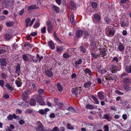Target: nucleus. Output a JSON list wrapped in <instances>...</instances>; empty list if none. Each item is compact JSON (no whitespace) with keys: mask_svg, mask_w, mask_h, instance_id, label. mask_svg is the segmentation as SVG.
<instances>
[{"mask_svg":"<svg viewBox=\"0 0 131 131\" xmlns=\"http://www.w3.org/2000/svg\"><path fill=\"white\" fill-rule=\"evenodd\" d=\"M110 69L112 73H116V66L115 65H112L110 68Z\"/></svg>","mask_w":131,"mask_h":131,"instance_id":"nucleus-9","label":"nucleus"},{"mask_svg":"<svg viewBox=\"0 0 131 131\" xmlns=\"http://www.w3.org/2000/svg\"><path fill=\"white\" fill-rule=\"evenodd\" d=\"M45 73L46 75L49 77H51L53 76L52 72L49 70H47L45 72Z\"/></svg>","mask_w":131,"mask_h":131,"instance_id":"nucleus-13","label":"nucleus"},{"mask_svg":"<svg viewBox=\"0 0 131 131\" xmlns=\"http://www.w3.org/2000/svg\"><path fill=\"white\" fill-rule=\"evenodd\" d=\"M6 50L5 49H2L0 50V54L5 53Z\"/></svg>","mask_w":131,"mask_h":131,"instance_id":"nucleus-57","label":"nucleus"},{"mask_svg":"<svg viewBox=\"0 0 131 131\" xmlns=\"http://www.w3.org/2000/svg\"><path fill=\"white\" fill-rule=\"evenodd\" d=\"M32 45L30 44L29 42H26L25 43L24 45V47H26V46H28L30 47L31 48L32 47Z\"/></svg>","mask_w":131,"mask_h":131,"instance_id":"nucleus-51","label":"nucleus"},{"mask_svg":"<svg viewBox=\"0 0 131 131\" xmlns=\"http://www.w3.org/2000/svg\"><path fill=\"white\" fill-rule=\"evenodd\" d=\"M126 71L128 73H131V66H128L126 67Z\"/></svg>","mask_w":131,"mask_h":131,"instance_id":"nucleus-37","label":"nucleus"},{"mask_svg":"<svg viewBox=\"0 0 131 131\" xmlns=\"http://www.w3.org/2000/svg\"><path fill=\"white\" fill-rule=\"evenodd\" d=\"M105 79L106 80H115V77L113 76L112 75V74L107 76V77L106 76L105 77Z\"/></svg>","mask_w":131,"mask_h":131,"instance_id":"nucleus-11","label":"nucleus"},{"mask_svg":"<svg viewBox=\"0 0 131 131\" xmlns=\"http://www.w3.org/2000/svg\"><path fill=\"white\" fill-rule=\"evenodd\" d=\"M70 21L71 24L74 25L76 24V23L74 20V16L73 15H71L70 17Z\"/></svg>","mask_w":131,"mask_h":131,"instance_id":"nucleus-15","label":"nucleus"},{"mask_svg":"<svg viewBox=\"0 0 131 131\" xmlns=\"http://www.w3.org/2000/svg\"><path fill=\"white\" fill-rule=\"evenodd\" d=\"M47 30L48 32H51L53 29V26L51 24V22L50 20L47 21Z\"/></svg>","mask_w":131,"mask_h":131,"instance_id":"nucleus-3","label":"nucleus"},{"mask_svg":"<svg viewBox=\"0 0 131 131\" xmlns=\"http://www.w3.org/2000/svg\"><path fill=\"white\" fill-rule=\"evenodd\" d=\"M124 45L121 43H120L118 47L119 50L121 51H122L124 50Z\"/></svg>","mask_w":131,"mask_h":131,"instance_id":"nucleus-12","label":"nucleus"},{"mask_svg":"<svg viewBox=\"0 0 131 131\" xmlns=\"http://www.w3.org/2000/svg\"><path fill=\"white\" fill-rule=\"evenodd\" d=\"M67 128L68 129L71 130H73L74 129V127L69 123H68L67 124Z\"/></svg>","mask_w":131,"mask_h":131,"instance_id":"nucleus-28","label":"nucleus"},{"mask_svg":"<svg viewBox=\"0 0 131 131\" xmlns=\"http://www.w3.org/2000/svg\"><path fill=\"white\" fill-rule=\"evenodd\" d=\"M124 83L126 84H127L130 83V80L128 78H125L123 80Z\"/></svg>","mask_w":131,"mask_h":131,"instance_id":"nucleus-18","label":"nucleus"},{"mask_svg":"<svg viewBox=\"0 0 131 131\" xmlns=\"http://www.w3.org/2000/svg\"><path fill=\"white\" fill-rule=\"evenodd\" d=\"M38 127H37L36 130L37 131H47V129L44 127L42 124L39 121L37 122Z\"/></svg>","mask_w":131,"mask_h":131,"instance_id":"nucleus-2","label":"nucleus"},{"mask_svg":"<svg viewBox=\"0 0 131 131\" xmlns=\"http://www.w3.org/2000/svg\"><path fill=\"white\" fill-rule=\"evenodd\" d=\"M8 120H11L13 119V117L12 115H10L7 117Z\"/></svg>","mask_w":131,"mask_h":131,"instance_id":"nucleus-58","label":"nucleus"},{"mask_svg":"<svg viewBox=\"0 0 131 131\" xmlns=\"http://www.w3.org/2000/svg\"><path fill=\"white\" fill-rule=\"evenodd\" d=\"M49 46L52 49H54L55 48L54 44L53 41L51 40L48 42Z\"/></svg>","mask_w":131,"mask_h":131,"instance_id":"nucleus-16","label":"nucleus"},{"mask_svg":"<svg viewBox=\"0 0 131 131\" xmlns=\"http://www.w3.org/2000/svg\"><path fill=\"white\" fill-rule=\"evenodd\" d=\"M31 21V19L30 18L28 17L25 20L26 26L27 27H28V24Z\"/></svg>","mask_w":131,"mask_h":131,"instance_id":"nucleus-23","label":"nucleus"},{"mask_svg":"<svg viewBox=\"0 0 131 131\" xmlns=\"http://www.w3.org/2000/svg\"><path fill=\"white\" fill-rule=\"evenodd\" d=\"M4 82L3 80H0V85L2 86H3L4 85Z\"/></svg>","mask_w":131,"mask_h":131,"instance_id":"nucleus-59","label":"nucleus"},{"mask_svg":"<svg viewBox=\"0 0 131 131\" xmlns=\"http://www.w3.org/2000/svg\"><path fill=\"white\" fill-rule=\"evenodd\" d=\"M80 51L83 53H85L86 51V49L82 46H80Z\"/></svg>","mask_w":131,"mask_h":131,"instance_id":"nucleus-27","label":"nucleus"},{"mask_svg":"<svg viewBox=\"0 0 131 131\" xmlns=\"http://www.w3.org/2000/svg\"><path fill=\"white\" fill-rule=\"evenodd\" d=\"M0 63L1 66H6L7 63L5 59L3 58H2L0 59Z\"/></svg>","mask_w":131,"mask_h":131,"instance_id":"nucleus-6","label":"nucleus"},{"mask_svg":"<svg viewBox=\"0 0 131 131\" xmlns=\"http://www.w3.org/2000/svg\"><path fill=\"white\" fill-rule=\"evenodd\" d=\"M35 18H34L31 21L29 25V26H31L33 24V23L35 21Z\"/></svg>","mask_w":131,"mask_h":131,"instance_id":"nucleus-62","label":"nucleus"},{"mask_svg":"<svg viewBox=\"0 0 131 131\" xmlns=\"http://www.w3.org/2000/svg\"><path fill=\"white\" fill-rule=\"evenodd\" d=\"M104 117L105 119L108 120L109 119V116L106 114H105L104 116Z\"/></svg>","mask_w":131,"mask_h":131,"instance_id":"nucleus-64","label":"nucleus"},{"mask_svg":"<svg viewBox=\"0 0 131 131\" xmlns=\"http://www.w3.org/2000/svg\"><path fill=\"white\" fill-rule=\"evenodd\" d=\"M26 112L27 113H31L33 112V111L30 109H27L26 111Z\"/></svg>","mask_w":131,"mask_h":131,"instance_id":"nucleus-52","label":"nucleus"},{"mask_svg":"<svg viewBox=\"0 0 131 131\" xmlns=\"http://www.w3.org/2000/svg\"><path fill=\"white\" fill-rule=\"evenodd\" d=\"M57 86L58 89L59 91L61 92L63 90L62 87L60 83H58L57 84Z\"/></svg>","mask_w":131,"mask_h":131,"instance_id":"nucleus-21","label":"nucleus"},{"mask_svg":"<svg viewBox=\"0 0 131 131\" xmlns=\"http://www.w3.org/2000/svg\"><path fill=\"white\" fill-rule=\"evenodd\" d=\"M69 8L71 10H73L76 7V4L73 1H71L70 2L69 4Z\"/></svg>","mask_w":131,"mask_h":131,"instance_id":"nucleus-5","label":"nucleus"},{"mask_svg":"<svg viewBox=\"0 0 131 131\" xmlns=\"http://www.w3.org/2000/svg\"><path fill=\"white\" fill-rule=\"evenodd\" d=\"M40 25V24L39 23H36L34 26V28H38Z\"/></svg>","mask_w":131,"mask_h":131,"instance_id":"nucleus-49","label":"nucleus"},{"mask_svg":"<svg viewBox=\"0 0 131 131\" xmlns=\"http://www.w3.org/2000/svg\"><path fill=\"white\" fill-rule=\"evenodd\" d=\"M91 53L92 57H93L94 58H97L98 57H100V55H99V54H97L92 52H91Z\"/></svg>","mask_w":131,"mask_h":131,"instance_id":"nucleus-34","label":"nucleus"},{"mask_svg":"<svg viewBox=\"0 0 131 131\" xmlns=\"http://www.w3.org/2000/svg\"><path fill=\"white\" fill-rule=\"evenodd\" d=\"M56 49L58 51V52H60L63 50V49L62 47L57 46L56 47Z\"/></svg>","mask_w":131,"mask_h":131,"instance_id":"nucleus-29","label":"nucleus"},{"mask_svg":"<svg viewBox=\"0 0 131 131\" xmlns=\"http://www.w3.org/2000/svg\"><path fill=\"white\" fill-rule=\"evenodd\" d=\"M38 92L39 94L43 95L44 93V91L43 89H40L38 90Z\"/></svg>","mask_w":131,"mask_h":131,"instance_id":"nucleus-42","label":"nucleus"},{"mask_svg":"<svg viewBox=\"0 0 131 131\" xmlns=\"http://www.w3.org/2000/svg\"><path fill=\"white\" fill-rule=\"evenodd\" d=\"M96 42L93 41L91 43V47L92 49H94L96 48Z\"/></svg>","mask_w":131,"mask_h":131,"instance_id":"nucleus-17","label":"nucleus"},{"mask_svg":"<svg viewBox=\"0 0 131 131\" xmlns=\"http://www.w3.org/2000/svg\"><path fill=\"white\" fill-rule=\"evenodd\" d=\"M105 51L104 50L101 51L99 54L100 55V56L101 55L102 57H104L105 54Z\"/></svg>","mask_w":131,"mask_h":131,"instance_id":"nucleus-39","label":"nucleus"},{"mask_svg":"<svg viewBox=\"0 0 131 131\" xmlns=\"http://www.w3.org/2000/svg\"><path fill=\"white\" fill-rule=\"evenodd\" d=\"M49 110L48 108H46L44 110H43L42 109H41L39 110L38 112L40 114L43 115L44 114H46L48 111H49Z\"/></svg>","mask_w":131,"mask_h":131,"instance_id":"nucleus-7","label":"nucleus"},{"mask_svg":"<svg viewBox=\"0 0 131 131\" xmlns=\"http://www.w3.org/2000/svg\"><path fill=\"white\" fill-rule=\"evenodd\" d=\"M6 86L10 90L12 91L13 90V88L8 83H6Z\"/></svg>","mask_w":131,"mask_h":131,"instance_id":"nucleus-47","label":"nucleus"},{"mask_svg":"<svg viewBox=\"0 0 131 131\" xmlns=\"http://www.w3.org/2000/svg\"><path fill=\"white\" fill-rule=\"evenodd\" d=\"M57 105H58V106L61 109H62L63 107V104L62 102H59Z\"/></svg>","mask_w":131,"mask_h":131,"instance_id":"nucleus-45","label":"nucleus"},{"mask_svg":"<svg viewBox=\"0 0 131 131\" xmlns=\"http://www.w3.org/2000/svg\"><path fill=\"white\" fill-rule=\"evenodd\" d=\"M46 27H44L41 29V32L43 34L45 33L46 32Z\"/></svg>","mask_w":131,"mask_h":131,"instance_id":"nucleus-54","label":"nucleus"},{"mask_svg":"<svg viewBox=\"0 0 131 131\" xmlns=\"http://www.w3.org/2000/svg\"><path fill=\"white\" fill-rule=\"evenodd\" d=\"M37 8V5H33L28 6L27 9L28 10H30L31 9H36Z\"/></svg>","mask_w":131,"mask_h":131,"instance_id":"nucleus-19","label":"nucleus"},{"mask_svg":"<svg viewBox=\"0 0 131 131\" xmlns=\"http://www.w3.org/2000/svg\"><path fill=\"white\" fill-rule=\"evenodd\" d=\"M59 129L57 127H55L53 128L52 131H59Z\"/></svg>","mask_w":131,"mask_h":131,"instance_id":"nucleus-56","label":"nucleus"},{"mask_svg":"<svg viewBox=\"0 0 131 131\" xmlns=\"http://www.w3.org/2000/svg\"><path fill=\"white\" fill-rule=\"evenodd\" d=\"M115 92L119 95H123V93L120 92L118 90H116Z\"/></svg>","mask_w":131,"mask_h":131,"instance_id":"nucleus-61","label":"nucleus"},{"mask_svg":"<svg viewBox=\"0 0 131 131\" xmlns=\"http://www.w3.org/2000/svg\"><path fill=\"white\" fill-rule=\"evenodd\" d=\"M22 58L25 61H27L29 60V58L28 57L26 54H24L22 56Z\"/></svg>","mask_w":131,"mask_h":131,"instance_id":"nucleus-31","label":"nucleus"},{"mask_svg":"<svg viewBox=\"0 0 131 131\" xmlns=\"http://www.w3.org/2000/svg\"><path fill=\"white\" fill-rule=\"evenodd\" d=\"M71 91L72 94L75 96H76L79 94L80 95L81 92L80 90L79 89H78V88L72 89Z\"/></svg>","mask_w":131,"mask_h":131,"instance_id":"nucleus-4","label":"nucleus"},{"mask_svg":"<svg viewBox=\"0 0 131 131\" xmlns=\"http://www.w3.org/2000/svg\"><path fill=\"white\" fill-rule=\"evenodd\" d=\"M28 95H26V94H23L22 95V97L23 100H26L27 99Z\"/></svg>","mask_w":131,"mask_h":131,"instance_id":"nucleus-50","label":"nucleus"},{"mask_svg":"<svg viewBox=\"0 0 131 131\" xmlns=\"http://www.w3.org/2000/svg\"><path fill=\"white\" fill-rule=\"evenodd\" d=\"M1 76L3 79H6L7 77V74L4 72L2 73Z\"/></svg>","mask_w":131,"mask_h":131,"instance_id":"nucleus-41","label":"nucleus"},{"mask_svg":"<svg viewBox=\"0 0 131 131\" xmlns=\"http://www.w3.org/2000/svg\"><path fill=\"white\" fill-rule=\"evenodd\" d=\"M20 64L19 63H18L16 66L15 73L18 74V75H19V74L20 72Z\"/></svg>","mask_w":131,"mask_h":131,"instance_id":"nucleus-8","label":"nucleus"},{"mask_svg":"<svg viewBox=\"0 0 131 131\" xmlns=\"http://www.w3.org/2000/svg\"><path fill=\"white\" fill-rule=\"evenodd\" d=\"M104 20L105 22L107 23H109L111 22V20L109 18L107 17L105 18Z\"/></svg>","mask_w":131,"mask_h":131,"instance_id":"nucleus-48","label":"nucleus"},{"mask_svg":"<svg viewBox=\"0 0 131 131\" xmlns=\"http://www.w3.org/2000/svg\"><path fill=\"white\" fill-rule=\"evenodd\" d=\"M6 17L4 16H0V20L2 21L5 19L6 18Z\"/></svg>","mask_w":131,"mask_h":131,"instance_id":"nucleus-63","label":"nucleus"},{"mask_svg":"<svg viewBox=\"0 0 131 131\" xmlns=\"http://www.w3.org/2000/svg\"><path fill=\"white\" fill-rule=\"evenodd\" d=\"M15 83L16 84L17 86L18 87L21 86L22 84L21 82L17 80H16L15 81Z\"/></svg>","mask_w":131,"mask_h":131,"instance_id":"nucleus-36","label":"nucleus"},{"mask_svg":"<svg viewBox=\"0 0 131 131\" xmlns=\"http://www.w3.org/2000/svg\"><path fill=\"white\" fill-rule=\"evenodd\" d=\"M104 127L105 129L104 131H108V127L107 125H105L104 126Z\"/></svg>","mask_w":131,"mask_h":131,"instance_id":"nucleus-60","label":"nucleus"},{"mask_svg":"<svg viewBox=\"0 0 131 131\" xmlns=\"http://www.w3.org/2000/svg\"><path fill=\"white\" fill-rule=\"evenodd\" d=\"M83 32L82 31L79 30L77 31L76 32V36L77 37H79L81 36Z\"/></svg>","mask_w":131,"mask_h":131,"instance_id":"nucleus-10","label":"nucleus"},{"mask_svg":"<svg viewBox=\"0 0 131 131\" xmlns=\"http://www.w3.org/2000/svg\"><path fill=\"white\" fill-rule=\"evenodd\" d=\"M86 108L92 110L94 108V107L92 105L89 104L86 105Z\"/></svg>","mask_w":131,"mask_h":131,"instance_id":"nucleus-32","label":"nucleus"},{"mask_svg":"<svg viewBox=\"0 0 131 131\" xmlns=\"http://www.w3.org/2000/svg\"><path fill=\"white\" fill-rule=\"evenodd\" d=\"M70 111L73 113L75 112L74 108L72 107H70Z\"/></svg>","mask_w":131,"mask_h":131,"instance_id":"nucleus-53","label":"nucleus"},{"mask_svg":"<svg viewBox=\"0 0 131 131\" xmlns=\"http://www.w3.org/2000/svg\"><path fill=\"white\" fill-rule=\"evenodd\" d=\"M82 62V60L81 59H79V60L76 61L75 62V64L76 66H77L78 64H81Z\"/></svg>","mask_w":131,"mask_h":131,"instance_id":"nucleus-38","label":"nucleus"},{"mask_svg":"<svg viewBox=\"0 0 131 131\" xmlns=\"http://www.w3.org/2000/svg\"><path fill=\"white\" fill-rule=\"evenodd\" d=\"M85 73L86 74L87 73H88L89 74L90 76H91L92 75V73L91 71L89 69H85Z\"/></svg>","mask_w":131,"mask_h":131,"instance_id":"nucleus-30","label":"nucleus"},{"mask_svg":"<svg viewBox=\"0 0 131 131\" xmlns=\"http://www.w3.org/2000/svg\"><path fill=\"white\" fill-rule=\"evenodd\" d=\"M91 84V83L90 81L85 82L84 84V87L85 88H88L90 86Z\"/></svg>","mask_w":131,"mask_h":131,"instance_id":"nucleus-22","label":"nucleus"},{"mask_svg":"<svg viewBox=\"0 0 131 131\" xmlns=\"http://www.w3.org/2000/svg\"><path fill=\"white\" fill-rule=\"evenodd\" d=\"M14 23L13 22H7L6 24V25L9 27H11L13 26Z\"/></svg>","mask_w":131,"mask_h":131,"instance_id":"nucleus-33","label":"nucleus"},{"mask_svg":"<svg viewBox=\"0 0 131 131\" xmlns=\"http://www.w3.org/2000/svg\"><path fill=\"white\" fill-rule=\"evenodd\" d=\"M63 56V57L65 58H68L69 57V54L68 53H64Z\"/></svg>","mask_w":131,"mask_h":131,"instance_id":"nucleus-55","label":"nucleus"},{"mask_svg":"<svg viewBox=\"0 0 131 131\" xmlns=\"http://www.w3.org/2000/svg\"><path fill=\"white\" fill-rule=\"evenodd\" d=\"M52 7L54 9L55 11L57 13H59V8L58 7L55 5H53Z\"/></svg>","mask_w":131,"mask_h":131,"instance_id":"nucleus-25","label":"nucleus"},{"mask_svg":"<svg viewBox=\"0 0 131 131\" xmlns=\"http://www.w3.org/2000/svg\"><path fill=\"white\" fill-rule=\"evenodd\" d=\"M94 17L97 21H99L101 18L100 16L97 14H95L94 15Z\"/></svg>","mask_w":131,"mask_h":131,"instance_id":"nucleus-20","label":"nucleus"},{"mask_svg":"<svg viewBox=\"0 0 131 131\" xmlns=\"http://www.w3.org/2000/svg\"><path fill=\"white\" fill-rule=\"evenodd\" d=\"M98 95L99 98L101 100H103L104 99V95L102 93H98Z\"/></svg>","mask_w":131,"mask_h":131,"instance_id":"nucleus-26","label":"nucleus"},{"mask_svg":"<svg viewBox=\"0 0 131 131\" xmlns=\"http://www.w3.org/2000/svg\"><path fill=\"white\" fill-rule=\"evenodd\" d=\"M91 5L93 8H95L97 7V4L96 3L93 2L92 3Z\"/></svg>","mask_w":131,"mask_h":131,"instance_id":"nucleus-46","label":"nucleus"},{"mask_svg":"<svg viewBox=\"0 0 131 131\" xmlns=\"http://www.w3.org/2000/svg\"><path fill=\"white\" fill-rule=\"evenodd\" d=\"M91 97L95 101L96 103L98 104H99V102L98 100L94 95H92Z\"/></svg>","mask_w":131,"mask_h":131,"instance_id":"nucleus-35","label":"nucleus"},{"mask_svg":"<svg viewBox=\"0 0 131 131\" xmlns=\"http://www.w3.org/2000/svg\"><path fill=\"white\" fill-rule=\"evenodd\" d=\"M36 99L37 100V102H38L39 101H40L42 100V97L41 96L39 95L37 96Z\"/></svg>","mask_w":131,"mask_h":131,"instance_id":"nucleus-44","label":"nucleus"},{"mask_svg":"<svg viewBox=\"0 0 131 131\" xmlns=\"http://www.w3.org/2000/svg\"><path fill=\"white\" fill-rule=\"evenodd\" d=\"M106 33L107 35L109 37L113 36L115 33V31L114 28L111 26H107L106 28Z\"/></svg>","mask_w":131,"mask_h":131,"instance_id":"nucleus-1","label":"nucleus"},{"mask_svg":"<svg viewBox=\"0 0 131 131\" xmlns=\"http://www.w3.org/2000/svg\"><path fill=\"white\" fill-rule=\"evenodd\" d=\"M5 38L6 40H9L11 38V36L9 34H6L5 35Z\"/></svg>","mask_w":131,"mask_h":131,"instance_id":"nucleus-40","label":"nucleus"},{"mask_svg":"<svg viewBox=\"0 0 131 131\" xmlns=\"http://www.w3.org/2000/svg\"><path fill=\"white\" fill-rule=\"evenodd\" d=\"M4 4L6 8H7L10 4L9 0H4Z\"/></svg>","mask_w":131,"mask_h":131,"instance_id":"nucleus-14","label":"nucleus"},{"mask_svg":"<svg viewBox=\"0 0 131 131\" xmlns=\"http://www.w3.org/2000/svg\"><path fill=\"white\" fill-rule=\"evenodd\" d=\"M30 104L32 106L35 105L36 104V100L34 99H32L30 101Z\"/></svg>","mask_w":131,"mask_h":131,"instance_id":"nucleus-24","label":"nucleus"},{"mask_svg":"<svg viewBox=\"0 0 131 131\" xmlns=\"http://www.w3.org/2000/svg\"><path fill=\"white\" fill-rule=\"evenodd\" d=\"M124 89L127 91H128L131 90V87H129L128 86H124Z\"/></svg>","mask_w":131,"mask_h":131,"instance_id":"nucleus-43","label":"nucleus"}]
</instances>
